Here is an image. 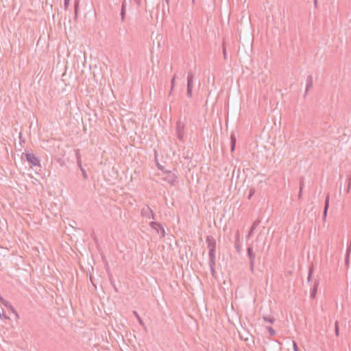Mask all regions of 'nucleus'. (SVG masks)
Instances as JSON below:
<instances>
[{"label":"nucleus","mask_w":351,"mask_h":351,"mask_svg":"<svg viewBox=\"0 0 351 351\" xmlns=\"http://www.w3.org/2000/svg\"><path fill=\"white\" fill-rule=\"evenodd\" d=\"M79 0H75L74 3V10H75V18L77 19L79 9Z\"/></svg>","instance_id":"aec40b11"},{"label":"nucleus","mask_w":351,"mask_h":351,"mask_svg":"<svg viewBox=\"0 0 351 351\" xmlns=\"http://www.w3.org/2000/svg\"><path fill=\"white\" fill-rule=\"evenodd\" d=\"M215 250H209L208 256H209V265H215Z\"/></svg>","instance_id":"9b49d317"},{"label":"nucleus","mask_w":351,"mask_h":351,"mask_svg":"<svg viewBox=\"0 0 351 351\" xmlns=\"http://www.w3.org/2000/svg\"><path fill=\"white\" fill-rule=\"evenodd\" d=\"M247 255L250 261V271L254 273V263L256 254L253 251V246L251 244H248L247 247Z\"/></svg>","instance_id":"f03ea898"},{"label":"nucleus","mask_w":351,"mask_h":351,"mask_svg":"<svg viewBox=\"0 0 351 351\" xmlns=\"http://www.w3.org/2000/svg\"><path fill=\"white\" fill-rule=\"evenodd\" d=\"M346 184H347V185H348L347 189H346V193H348L350 191V185H351V177H348L346 180Z\"/></svg>","instance_id":"bb28decb"},{"label":"nucleus","mask_w":351,"mask_h":351,"mask_svg":"<svg viewBox=\"0 0 351 351\" xmlns=\"http://www.w3.org/2000/svg\"><path fill=\"white\" fill-rule=\"evenodd\" d=\"M193 79H194V75L192 72L188 73L187 76V90H186V95L188 97L191 98L192 97V93H193Z\"/></svg>","instance_id":"7ed1b4c3"},{"label":"nucleus","mask_w":351,"mask_h":351,"mask_svg":"<svg viewBox=\"0 0 351 351\" xmlns=\"http://www.w3.org/2000/svg\"><path fill=\"white\" fill-rule=\"evenodd\" d=\"M293 348L294 351H298V347L297 345V343L295 341H293Z\"/></svg>","instance_id":"473e14b6"},{"label":"nucleus","mask_w":351,"mask_h":351,"mask_svg":"<svg viewBox=\"0 0 351 351\" xmlns=\"http://www.w3.org/2000/svg\"><path fill=\"white\" fill-rule=\"evenodd\" d=\"M210 266V272L213 275V276H215V265H209Z\"/></svg>","instance_id":"7c9ffc66"},{"label":"nucleus","mask_w":351,"mask_h":351,"mask_svg":"<svg viewBox=\"0 0 351 351\" xmlns=\"http://www.w3.org/2000/svg\"><path fill=\"white\" fill-rule=\"evenodd\" d=\"M303 186H304V180L302 179L300 181V191L298 193V199H301V197H302Z\"/></svg>","instance_id":"5701e85b"},{"label":"nucleus","mask_w":351,"mask_h":351,"mask_svg":"<svg viewBox=\"0 0 351 351\" xmlns=\"http://www.w3.org/2000/svg\"><path fill=\"white\" fill-rule=\"evenodd\" d=\"M23 160H26L31 168H35L34 171L36 173H38V171H40V159L38 156L32 153H23L21 156Z\"/></svg>","instance_id":"f257e3e1"},{"label":"nucleus","mask_w":351,"mask_h":351,"mask_svg":"<svg viewBox=\"0 0 351 351\" xmlns=\"http://www.w3.org/2000/svg\"><path fill=\"white\" fill-rule=\"evenodd\" d=\"M236 142H237L236 136L234 134L232 133L231 136H230V151H231V152H233L235 149Z\"/></svg>","instance_id":"f8f14e48"},{"label":"nucleus","mask_w":351,"mask_h":351,"mask_svg":"<svg viewBox=\"0 0 351 351\" xmlns=\"http://www.w3.org/2000/svg\"><path fill=\"white\" fill-rule=\"evenodd\" d=\"M176 130L178 138L180 141H183L184 135V124L180 121H177Z\"/></svg>","instance_id":"423d86ee"},{"label":"nucleus","mask_w":351,"mask_h":351,"mask_svg":"<svg viewBox=\"0 0 351 351\" xmlns=\"http://www.w3.org/2000/svg\"><path fill=\"white\" fill-rule=\"evenodd\" d=\"M192 1H193V2H194V1H195V0H192Z\"/></svg>","instance_id":"79ce46f5"},{"label":"nucleus","mask_w":351,"mask_h":351,"mask_svg":"<svg viewBox=\"0 0 351 351\" xmlns=\"http://www.w3.org/2000/svg\"><path fill=\"white\" fill-rule=\"evenodd\" d=\"M150 227L155 230L158 234H160V237H165V230L161 223L156 221H151L149 223Z\"/></svg>","instance_id":"39448f33"},{"label":"nucleus","mask_w":351,"mask_h":351,"mask_svg":"<svg viewBox=\"0 0 351 351\" xmlns=\"http://www.w3.org/2000/svg\"><path fill=\"white\" fill-rule=\"evenodd\" d=\"M313 274V266L312 265L308 269V278H307V281L308 282L311 280Z\"/></svg>","instance_id":"412c9836"},{"label":"nucleus","mask_w":351,"mask_h":351,"mask_svg":"<svg viewBox=\"0 0 351 351\" xmlns=\"http://www.w3.org/2000/svg\"><path fill=\"white\" fill-rule=\"evenodd\" d=\"M255 192H256L255 189L254 188H251L250 189V193H249L247 199H250L252 198V197L254 195Z\"/></svg>","instance_id":"c85d7f7f"},{"label":"nucleus","mask_w":351,"mask_h":351,"mask_svg":"<svg viewBox=\"0 0 351 351\" xmlns=\"http://www.w3.org/2000/svg\"><path fill=\"white\" fill-rule=\"evenodd\" d=\"M263 320L265 322H268L270 324H273L275 322V318L273 316L267 315V316H263Z\"/></svg>","instance_id":"f3484780"},{"label":"nucleus","mask_w":351,"mask_h":351,"mask_svg":"<svg viewBox=\"0 0 351 351\" xmlns=\"http://www.w3.org/2000/svg\"><path fill=\"white\" fill-rule=\"evenodd\" d=\"M70 0H64V9L66 10L69 8Z\"/></svg>","instance_id":"2f4dec72"},{"label":"nucleus","mask_w":351,"mask_h":351,"mask_svg":"<svg viewBox=\"0 0 351 351\" xmlns=\"http://www.w3.org/2000/svg\"><path fill=\"white\" fill-rule=\"evenodd\" d=\"M234 173H235V170L234 169V170H233V172H232V176H234Z\"/></svg>","instance_id":"58836bf2"},{"label":"nucleus","mask_w":351,"mask_h":351,"mask_svg":"<svg viewBox=\"0 0 351 351\" xmlns=\"http://www.w3.org/2000/svg\"><path fill=\"white\" fill-rule=\"evenodd\" d=\"M350 250H351L350 247L347 248L346 256V259H345V263L346 265H348V264H349V256H350Z\"/></svg>","instance_id":"b1692460"},{"label":"nucleus","mask_w":351,"mask_h":351,"mask_svg":"<svg viewBox=\"0 0 351 351\" xmlns=\"http://www.w3.org/2000/svg\"><path fill=\"white\" fill-rule=\"evenodd\" d=\"M0 300L2 301V302L3 303L4 305L7 306V303L8 302L4 300L3 298H1V296L0 295Z\"/></svg>","instance_id":"72a5a7b5"},{"label":"nucleus","mask_w":351,"mask_h":351,"mask_svg":"<svg viewBox=\"0 0 351 351\" xmlns=\"http://www.w3.org/2000/svg\"><path fill=\"white\" fill-rule=\"evenodd\" d=\"M125 12H126V10H125V0H124L123 1V3H122L121 10V21H123L125 20Z\"/></svg>","instance_id":"2eb2a0df"},{"label":"nucleus","mask_w":351,"mask_h":351,"mask_svg":"<svg viewBox=\"0 0 351 351\" xmlns=\"http://www.w3.org/2000/svg\"><path fill=\"white\" fill-rule=\"evenodd\" d=\"M141 215L142 217L147 219H154V213L151 208L147 205H145L141 208Z\"/></svg>","instance_id":"20e7f679"},{"label":"nucleus","mask_w":351,"mask_h":351,"mask_svg":"<svg viewBox=\"0 0 351 351\" xmlns=\"http://www.w3.org/2000/svg\"><path fill=\"white\" fill-rule=\"evenodd\" d=\"M350 324V328H351V321L349 322Z\"/></svg>","instance_id":"ea45409f"},{"label":"nucleus","mask_w":351,"mask_h":351,"mask_svg":"<svg viewBox=\"0 0 351 351\" xmlns=\"http://www.w3.org/2000/svg\"><path fill=\"white\" fill-rule=\"evenodd\" d=\"M133 314L136 317L140 325H141L142 326H145V323L143 321V319L141 318V317L139 316L138 313L136 311H134Z\"/></svg>","instance_id":"6ab92c4d"},{"label":"nucleus","mask_w":351,"mask_h":351,"mask_svg":"<svg viewBox=\"0 0 351 351\" xmlns=\"http://www.w3.org/2000/svg\"><path fill=\"white\" fill-rule=\"evenodd\" d=\"M239 169L237 171V176H239Z\"/></svg>","instance_id":"a19ab883"},{"label":"nucleus","mask_w":351,"mask_h":351,"mask_svg":"<svg viewBox=\"0 0 351 351\" xmlns=\"http://www.w3.org/2000/svg\"><path fill=\"white\" fill-rule=\"evenodd\" d=\"M156 160V166H157L158 169L159 170H160L162 173H169L170 172L169 171H168V170L165 169V166H164V165H160V164L158 162V160H157V159H156V160Z\"/></svg>","instance_id":"dca6fc26"},{"label":"nucleus","mask_w":351,"mask_h":351,"mask_svg":"<svg viewBox=\"0 0 351 351\" xmlns=\"http://www.w3.org/2000/svg\"><path fill=\"white\" fill-rule=\"evenodd\" d=\"M165 1H166L167 4L168 5H169V0H165Z\"/></svg>","instance_id":"4c0bfd02"},{"label":"nucleus","mask_w":351,"mask_h":351,"mask_svg":"<svg viewBox=\"0 0 351 351\" xmlns=\"http://www.w3.org/2000/svg\"><path fill=\"white\" fill-rule=\"evenodd\" d=\"M175 81H176V77H173L171 80V92H170V94L171 93L173 89V87L175 86Z\"/></svg>","instance_id":"c756f323"},{"label":"nucleus","mask_w":351,"mask_h":351,"mask_svg":"<svg viewBox=\"0 0 351 351\" xmlns=\"http://www.w3.org/2000/svg\"><path fill=\"white\" fill-rule=\"evenodd\" d=\"M313 3H314V5H315V7L317 8V0H313Z\"/></svg>","instance_id":"f704fd0d"},{"label":"nucleus","mask_w":351,"mask_h":351,"mask_svg":"<svg viewBox=\"0 0 351 351\" xmlns=\"http://www.w3.org/2000/svg\"><path fill=\"white\" fill-rule=\"evenodd\" d=\"M312 87H313V77L311 75H308L306 79V91H305L306 93Z\"/></svg>","instance_id":"4468645a"},{"label":"nucleus","mask_w":351,"mask_h":351,"mask_svg":"<svg viewBox=\"0 0 351 351\" xmlns=\"http://www.w3.org/2000/svg\"><path fill=\"white\" fill-rule=\"evenodd\" d=\"M135 1L136 2L137 4H140L141 3V0H135Z\"/></svg>","instance_id":"c9c22d12"},{"label":"nucleus","mask_w":351,"mask_h":351,"mask_svg":"<svg viewBox=\"0 0 351 351\" xmlns=\"http://www.w3.org/2000/svg\"><path fill=\"white\" fill-rule=\"evenodd\" d=\"M266 329L269 332L270 336L273 337V336H274L276 335V330L272 327L267 326Z\"/></svg>","instance_id":"a878e982"},{"label":"nucleus","mask_w":351,"mask_h":351,"mask_svg":"<svg viewBox=\"0 0 351 351\" xmlns=\"http://www.w3.org/2000/svg\"><path fill=\"white\" fill-rule=\"evenodd\" d=\"M178 177H163L162 180L167 182L171 185H175L176 183V178Z\"/></svg>","instance_id":"ddd939ff"},{"label":"nucleus","mask_w":351,"mask_h":351,"mask_svg":"<svg viewBox=\"0 0 351 351\" xmlns=\"http://www.w3.org/2000/svg\"><path fill=\"white\" fill-rule=\"evenodd\" d=\"M319 283V280L318 279H315V281H314L313 287L311 289V298L312 299H314L316 297V293H317V288H318Z\"/></svg>","instance_id":"1a4fd4ad"},{"label":"nucleus","mask_w":351,"mask_h":351,"mask_svg":"<svg viewBox=\"0 0 351 351\" xmlns=\"http://www.w3.org/2000/svg\"><path fill=\"white\" fill-rule=\"evenodd\" d=\"M239 232H237V237H236V241H236V243H235V247H236V249H237L238 252H239L240 250H241V246L237 243V241H239Z\"/></svg>","instance_id":"cd10ccee"},{"label":"nucleus","mask_w":351,"mask_h":351,"mask_svg":"<svg viewBox=\"0 0 351 351\" xmlns=\"http://www.w3.org/2000/svg\"><path fill=\"white\" fill-rule=\"evenodd\" d=\"M260 223H261V219H258L254 221V223H252V225L250 229V231L247 235V239H250L252 236L254 230L258 226Z\"/></svg>","instance_id":"6e6552de"},{"label":"nucleus","mask_w":351,"mask_h":351,"mask_svg":"<svg viewBox=\"0 0 351 351\" xmlns=\"http://www.w3.org/2000/svg\"><path fill=\"white\" fill-rule=\"evenodd\" d=\"M222 51H223V58L225 60H226L227 59L226 44L224 40L223 41V43H222Z\"/></svg>","instance_id":"4be33fe9"},{"label":"nucleus","mask_w":351,"mask_h":351,"mask_svg":"<svg viewBox=\"0 0 351 351\" xmlns=\"http://www.w3.org/2000/svg\"><path fill=\"white\" fill-rule=\"evenodd\" d=\"M206 241L208 245V250H215L216 241L213 236H207Z\"/></svg>","instance_id":"0eeeda50"},{"label":"nucleus","mask_w":351,"mask_h":351,"mask_svg":"<svg viewBox=\"0 0 351 351\" xmlns=\"http://www.w3.org/2000/svg\"><path fill=\"white\" fill-rule=\"evenodd\" d=\"M329 198H330V196H329V194H328L326 195V199H325L324 208V212H323L324 219H325L326 217L328 209L329 208Z\"/></svg>","instance_id":"9d476101"},{"label":"nucleus","mask_w":351,"mask_h":351,"mask_svg":"<svg viewBox=\"0 0 351 351\" xmlns=\"http://www.w3.org/2000/svg\"><path fill=\"white\" fill-rule=\"evenodd\" d=\"M82 173H83V176H86L85 171H84V170H83L82 169Z\"/></svg>","instance_id":"e433bc0d"},{"label":"nucleus","mask_w":351,"mask_h":351,"mask_svg":"<svg viewBox=\"0 0 351 351\" xmlns=\"http://www.w3.org/2000/svg\"><path fill=\"white\" fill-rule=\"evenodd\" d=\"M75 156L77 158V165L80 167H81L82 161H81V155H80V149H75Z\"/></svg>","instance_id":"a211bd4d"},{"label":"nucleus","mask_w":351,"mask_h":351,"mask_svg":"<svg viewBox=\"0 0 351 351\" xmlns=\"http://www.w3.org/2000/svg\"><path fill=\"white\" fill-rule=\"evenodd\" d=\"M335 333L337 337L339 336V326L338 321H336L335 323Z\"/></svg>","instance_id":"393cba45"}]
</instances>
